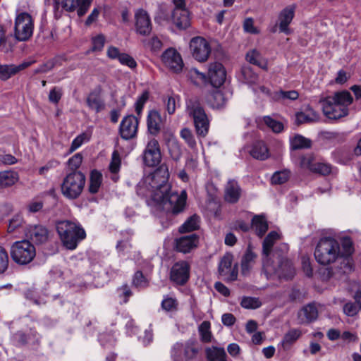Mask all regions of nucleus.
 I'll return each instance as SVG.
<instances>
[{
	"label": "nucleus",
	"instance_id": "09e8293b",
	"mask_svg": "<svg viewBox=\"0 0 361 361\" xmlns=\"http://www.w3.org/2000/svg\"><path fill=\"white\" fill-rule=\"evenodd\" d=\"M290 177V171L283 170L275 172L271 179L272 184H283L286 183Z\"/></svg>",
	"mask_w": 361,
	"mask_h": 361
},
{
	"label": "nucleus",
	"instance_id": "dca6fc26",
	"mask_svg": "<svg viewBox=\"0 0 361 361\" xmlns=\"http://www.w3.org/2000/svg\"><path fill=\"white\" fill-rule=\"evenodd\" d=\"M207 82L214 87H219L225 82L226 73L224 67L221 63L214 62L209 65L207 73Z\"/></svg>",
	"mask_w": 361,
	"mask_h": 361
},
{
	"label": "nucleus",
	"instance_id": "5701e85b",
	"mask_svg": "<svg viewBox=\"0 0 361 361\" xmlns=\"http://www.w3.org/2000/svg\"><path fill=\"white\" fill-rule=\"evenodd\" d=\"M198 244V237L195 234L182 236L176 240V249L178 251L188 253L195 248Z\"/></svg>",
	"mask_w": 361,
	"mask_h": 361
},
{
	"label": "nucleus",
	"instance_id": "ea45409f",
	"mask_svg": "<svg viewBox=\"0 0 361 361\" xmlns=\"http://www.w3.org/2000/svg\"><path fill=\"white\" fill-rule=\"evenodd\" d=\"M188 78L195 85H200L207 82V75L200 72L197 68H192L188 73Z\"/></svg>",
	"mask_w": 361,
	"mask_h": 361
},
{
	"label": "nucleus",
	"instance_id": "412c9836",
	"mask_svg": "<svg viewBox=\"0 0 361 361\" xmlns=\"http://www.w3.org/2000/svg\"><path fill=\"white\" fill-rule=\"evenodd\" d=\"M295 8L296 6L295 4L288 5L279 13L277 25H279L281 32L286 35L290 33L289 25L294 18Z\"/></svg>",
	"mask_w": 361,
	"mask_h": 361
},
{
	"label": "nucleus",
	"instance_id": "58836bf2",
	"mask_svg": "<svg viewBox=\"0 0 361 361\" xmlns=\"http://www.w3.org/2000/svg\"><path fill=\"white\" fill-rule=\"evenodd\" d=\"M88 106L96 112H99L104 109V103L100 97L95 93H91L87 98Z\"/></svg>",
	"mask_w": 361,
	"mask_h": 361
},
{
	"label": "nucleus",
	"instance_id": "8fccbe9b",
	"mask_svg": "<svg viewBox=\"0 0 361 361\" xmlns=\"http://www.w3.org/2000/svg\"><path fill=\"white\" fill-rule=\"evenodd\" d=\"M361 309V305L358 302H347L343 307V312L348 317L356 315Z\"/></svg>",
	"mask_w": 361,
	"mask_h": 361
},
{
	"label": "nucleus",
	"instance_id": "13d9d810",
	"mask_svg": "<svg viewBox=\"0 0 361 361\" xmlns=\"http://www.w3.org/2000/svg\"><path fill=\"white\" fill-rule=\"evenodd\" d=\"M162 139L166 145L177 140L175 137L174 131L168 127L161 128Z\"/></svg>",
	"mask_w": 361,
	"mask_h": 361
},
{
	"label": "nucleus",
	"instance_id": "a878e982",
	"mask_svg": "<svg viewBox=\"0 0 361 361\" xmlns=\"http://www.w3.org/2000/svg\"><path fill=\"white\" fill-rule=\"evenodd\" d=\"M318 316V311L314 305L310 304L304 307L298 312V319L300 324H307L315 320Z\"/></svg>",
	"mask_w": 361,
	"mask_h": 361
},
{
	"label": "nucleus",
	"instance_id": "a19ab883",
	"mask_svg": "<svg viewBox=\"0 0 361 361\" xmlns=\"http://www.w3.org/2000/svg\"><path fill=\"white\" fill-rule=\"evenodd\" d=\"M226 102L224 93L220 90L214 91L209 99V102L213 108L219 109L223 107Z\"/></svg>",
	"mask_w": 361,
	"mask_h": 361
},
{
	"label": "nucleus",
	"instance_id": "3c124183",
	"mask_svg": "<svg viewBox=\"0 0 361 361\" xmlns=\"http://www.w3.org/2000/svg\"><path fill=\"white\" fill-rule=\"evenodd\" d=\"M121 157L118 151L113 152L111 161L109 164V170L112 173H116L119 171L121 167Z\"/></svg>",
	"mask_w": 361,
	"mask_h": 361
},
{
	"label": "nucleus",
	"instance_id": "cd10ccee",
	"mask_svg": "<svg viewBox=\"0 0 361 361\" xmlns=\"http://www.w3.org/2000/svg\"><path fill=\"white\" fill-rule=\"evenodd\" d=\"M172 21L180 29H186L190 25L188 10H177L172 13Z\"/></svg>",
	"mask_w": 361,
	"mask_h": 361
},
{
	"label": "nucleus",
	"instance_id": "6e6552de",
	"mask_svg": "<svg viewBox=\"0 0 361 361\" xmlns=\"http://www.w3.org/2000/svg\"><path fill=\"white\" fill-rule=\"evenodd\" d=\"M187 111L192 117L197 133L205 135L209 129V120L204 110L197 101L190 100L187 103Z\"/></svg>",
	"mask_w": 361,
	"mask_h": 361
},
{
	"label": "nucleus",
	"instance_id": "2f4dec72",
	"mask_svg": "<svg viewBox=\"0 0 361 361\" xmlns=\"http://www.w3.org/2000/svg\"><path fill=\"white\" fill-rule=\"evenodd\" d=\"M19 176L13 171H4L0 172V188L11 187L18 182Z\"/></svg>",
	"mask_w": 361,
	"mask_h": 361
},
{
	"label": "nucleus",
	"instance_id": "7c9ffc66",
	"mask_svg": "<svg viewBox=\"0 0 361 361\" xmlns=\"http://www.w3.org/2000/svg\"><path fill=\"white\" fill-rule=\"evenodd\" d=\"M208 361H227L226 353L224 348L212 346L205 350Z\"/></svg>",
	"mask_w": 361,
	"mask_h": 361
},
{
	"label": "nucleus",
	"instance_id": "4d7b16f0",
	"mask_svg": "<svg viewBox=\"0 0 361 361\" xmlns=\"http://www.w3.org/2000/svg\"><path fill=\"white\" fill-rule=\"evenodd\" d=\"M342 247L341 257H349L354 252L353 241L350 238H344L343 239Z\"/></svg>",
	"mask_w": 361,
	"mask_h": 361
},
{
	"label": "nucleus",
	"instance_id": "393cba45",
	"mask_svg": "<svg viewBox=\"0 0 361 361\" xmlns=\"http://www.w3.org/2000/svg\"><path fill=\"white\" fill-rule=\"evenodd\" d=\"M27 236L36 244H42L47 240L48 231L42 226H35L30 228Z\"/></svg>",
	"mask_w": 361,
	"mask_h": 361
},
{
	"label": "nucleus",
	"instance_id": "1a4fd4ad",
	"mask_svg": "<svg viewBox=\"0 0 361 361\" xmlns=\"http://www.w3.org/2000/svg\"><path fill=\"white\" fill-rule=\"evenodd\" d=\"M280 235L276 231L270 232L265 238L262 245V269L267 271H273L275 268L271 259L276 258L279 255L277 250L272 251L271 248L275 242L279 239Z\"/></svg>",
	"mask_w": 361,
	"mask_h": 361
},
{
	"label": "nucleus",
	"instance_id": "052dcab7",
	"mask_svg": "<svg viewBox=\"0 0 361 361\" xmlns=\"http://www.w3.org/2000/svg\"><path fill=\"white\" fill-rule=\"evenodd\" d=\"M8 255L6 250L0 246V274L5 272L8 267Z\"/></svg>",
	"mask_w": 361,
	"mask_h": 361
},
{
	"label": "nucleus",
	"instance_id": "6e6d98bb",
	"mask_svg": "<svg viewBox=\"0 0 361 361\" xmlns=\"http://www.w3.org/2000/svg\"><path fill=\"white\" fill-rule=\"evenodd\" d=\"M264 121L274 133H280L283 129V126L281 122L274 120L269 116H264Z\"/></svg>",
	"mask_w": 361,
	"mask_h": 361
},
{
	"label": "nucleus",
	"instance_id": "c9c22d12",
	"mask_svg": "<svg viewBox=\"0 0 361 361\" xmlns=\"http://www.w3.org/2000/svg\"><path fill=\"white\" fill-rule=\"evenodd\" d=\"M301 331L296 329L288 331L281 341V345L283 349H289L290 347L300 338Z\"/></svg>",
	"mask_w": 361,
	"mask_h": 361
},
{
	"label": "nucleus",
	"instance_id": "f704fd0d",
	"mask_svg": "<svg viewBox=\"0 0 361 361\" xmlns=\"http://www.w3.org/2000/svg\"><path fill=\"white\" fill-rule=\"evenodd\" d=\"M247 61L260 67L262 69L267 68V63L266 60L261 56V54L257 49H252L246 54Z\"/></svg>",
	"mask_w": 361,
	"mask_h": 361
},
{
	"label": "nucleus",
	"instance_id": "338daca9",
	"mask_svg": "<svg viewBox=\"0 0 361 361\" xmlns=\"http://www.w3.org/2000/svg\"><path fill=\"white\" fill-rule=\"evenodd\" d=\"M62 96V90L59 87H54L49 92V100L50 102L54 104H57Z\"/></svg>",
	"mask_w": 361,
	"mask_h": 361
},
{
	"label": "nucleus",
	"instance_id": "ddd939ff",
	"mask_svg": "<svg viewBox=\"0 0 361 361\" xmlns=\"http://www.w3.org/2000/svg\"><path fill=\"white\" fill-rule=\"evenodd\" d=\"M190 49L192 57L199 62L206 61L211 53L209 43L202 37L192 38L190 42Z\"/></svg>",
	"mask_w": 361,
	"mask_h": 361
},
{
	"label": "nucleus",
	"instance_id": "7ed1b4c3",
	"mask_svg": "<svg viewBox=\"0 0 361 361\" xmlns=\"http://www.w3.org/2000/svg\"><path fill=\"white\" fill-rule=\"evenodd\" d=\"M56 229L63 245L69 250H75L78 243L86 237L84 229L73 221H59L56 225Z\"/></svg>",
	"mask_w": 361,
	"mask_h": 361
},
{
	"label": "nucleus",
	"instance_id": "9b49d317",
	"mask_svg": "<svg viewBox=\"0 0 361 361\" xmlns=\"http://www.w3.org/2000/svg\"><path fill=\"white\" fill-rule=\"evenodd\" d=\"M34 23L27 13H19L15 20V37L19 41L27 40L33 33Z\"/></svg>",
	"mask_w": 361,
	"mask_h": 361
},
{
	"label": "nucleus",
	"instance_id": "4c0bfd02",
	"mask_svg": "<svg viewBox=\"0 0 361 361\" xmlns=\"http://www.w3.org/2000/svg\"><path fill=\"white\" fill-rule=\"evenodd\" d=\"M198 333L202 342H211L213 338L211 331V323L208 321H204L202 322L198 327Z\"/></svg>",
	"mask_w": 361,
	"mask_h": 361
},
{
	"label": "nucleus",
	"instance_id": "4be33fe9",
	"mask_svg": "<svg viewBox=\"0 0 361 361\" xmlns=\"http://www.w3.org/2000/svg\"><path fill=\"white\" fill-rule=\"evenodd\" d=\"M166 123V116H161L157 110L149 111L147 119V124L149 132L154 135H157L164 128Z\"/></svg>",
	"mask_w": 361,
	"mask_h": 361
},
{
	"label": "nucleus",
	"instance_id": "c03bdc74",
	"mask_svg": "<svg viewBox=\"0 0 361 361\" xmlns=\"http://www.w3.org/2000/svg\"><path fill=\"white\" fill-rule=\"evenodd\" d=\"M102 183V174L97 171H92L90 175L89 190L94 194L98 192Z\"/></svg>",
	"mask_w": 361,
	"mask_h": 361
},
{
	"label": "nucleus",
	"instance_id": "de8ad7c7",
	"mask_svg": "<svg viewBox=\"0 0 361 361\" xmlns=\"http://www.w3.org/2000/svg\"><path fill=\"white\" fill-rule=\"evenodd\" d=\"M166 145L168 147L171 157L175 161L179 160L182 156V151L178 140L169 143Z\"/></svg>",
	"mask_w": 361,
	"mask_h": 361
},
{
	"label": "nucleus",
	"instance_id": "5fc2aeb1",
	"mask_svg": "<svg viewBox=\"0 0 361 361\" xmlns=\"http://www.w3.org/2000/svg\"><path fill=\"white\" fill-rule=\"evenodd\" d=\"M180 135L190 148L193 149L196 147V141L190 130L183 128L181 130Z\"/></svg>",
	"mask_w": 361,
	"mask_h": 361
},
{
	"label": "nucleus",
	"instance_id": "69168bd1",
	"mask_svg": "<svg viewBox=\"0 0 361 361\" xmlns=\"http://www.w3.org/2000/svg\"><path fill=\"white\" fill-rule=\"evenodd\" d=\"M145 46L149 48L153 51H159L161 47L162 43L157 37H152L148 42H144Z\"/></svg>",
	"mask_w": 361,
	"mask_h": 361
},
{
	"label": "nucleus",
	"instance_id": "f03ea898",
	"mask_svg": "<svg viewBox=\"0 0 361 361\" xmlns=\"http://www.w3.org/2000/svg\"><path fill=\"white\" fill-rule=\"evenodd\" d=\"M349 92H336L320 101L324 114L329 119H338L348 114V106L353 102Z\"/></svg>",
	"mask_w": 361,
	"mask_h": 361
},
{
	"label": "nucleus",
	"instance_id": "473e14b6",
	"mask_svg": "<svg viewBox=\"0 0 361 361\" xmlns=\"http://www.w3.org/2000/svg\"><path fill=\"white\" fill-rule=\"evenodd\" d=\"M256 258L257 255L250 249H247L241 261L243 274L246 275L250 272L255 263Z\"/></svg>",
	"mask_w": 361,
	"mask_h": 361
},
{
	"label": "nucleus",
	"instance_id": "20e7f679",
	"mask_svg": "<svg viewBox=\"0 0 361 361\" xmlns=\"http://www.w3.org/2000/svg\"><path fill=\"white\" fill-rule=\"evenodd\" d=\"M314 257L317 262L323 265L334 263L341 257L339 243L330 237L320 239L314 250Z\"/></svg>",
	"mask_w": 361,
	"mask_h": 361
},
{
	"label": "nucleus",
	"instance_id": "0e129e2a",
	"mask_svg": "<svg viewBox=\"0 0 361 361\" xmlns=\"http://www.w3.org/2000/svg\"><path fill=\"white\" fill-rule=\"evenodd\" d=\"M118 60L121 64L126 65L130 68H135L137 66V63L134 59L125 53H121Z\"/></svg>",
	"mask_w": 361,
	"mask_h": 361
},
{
	"label": "nucleus",
	"instance_id": "f8f14e48",
	"mask_svg": "<svg viewBox=\"0 0 361 361\" xmlns=\"http://www.w3.org/2000/svg\"><path fill=\"white\" fill-rule=\"evenodd\" d=\"M92 1V0H54V9L56 12H71L77 9L78 15L82 16L89 9Z\"/></svg>",
	"mask_w": 361,
	"mask_h": 361
},
{
	"label": "nucleus",
	"instance_id": "c85d7f7f",
	"mask_svg": "<svg viewBox=\"0 0 361 361\" xmlns=\"http://www.w3.org/2000/svg\"><path fill=\"white\" fill-rule=\"evenodd\" d=\"M240 195V189L237 182L230 180L228 182L225 190V199L231 203L236 202Z\"/></svg>",
	"mask_w": 361,
	"mask_h": 361
},
{
	"label": "nucleus",
	"instance_id": "f3484780",
	"mask_svg": "<svg viewBox=\"0 0 361 361\" xmlns=\"http://www.w3.org/2000/svg\"><path fill=\"white\" fill-rule=\"evenodd\" d=\"M233 255L226 254L221 259L219 265V272L221 276L227 281L236 280L238 276V269L236 267L232 268Z\"/></svg>",
	"mask_w": 361,
	"mask_h": 361
},
{
	"label": "nucleus",
	"instance_id": "79ce46f5",
	"mask_svg": "<svg viewBox=\"0 0 361 361\" xmlns=\"http://www.w3.org/2000/svg\"><path fill=\"white\" fill-rule=\"evenodd\" d=\"M200 217L197 215L190 216L180 228V233L191 232L199 228Z\"/></svg>",
	"mask_w": 361,
	"mask_h": 361
},
{
	"label": "nucleus",
	"instance_id": "f257e3e1",
	"mask_svg": "<svg viewBox=\"0 0 361 361\" xmlns=\"http://www.w3.org/2000/svg\"><path fill=\"white\" fill-rule=\"evenodd\" d=\"M169 173L166 164H161L154 172L143 177L137 185V193L150 197L159 208L166 212L178 214L185 206L187 193L171 191L168 183Z\"/></svg>",
	"mask_w": 361,
	"mask_h": 361
},
{
	"label": "nucleus",
	"instance_id": "a18cd8bd",
	"mask_svg": "<svg viewBox=\"0 0 361 361\" xmlns=\"http://www.w3.org/2000/svg\"><path fill=\"white\" fill-rule=\"evenodd\" d=\"M312 172L322 176H327L334 173V169L327 163L317 161L314 167L312 169Z\"/></svg>",
	"mask_w": 361,
	"mask_h": 361
},
{
	"label": "nucleus",
	"instance_id": "603ef678",
	"mask_svg": "<svg viewBox=\"0 0 361 361\" xmlns=\"http://www.w3.org/2000/svg\"><path fill=\"white\" fill-rule=\"evenodd\" d=\"M177 305V300L174 298L169 295L164 296L161 302L162 309L167 312L176 310Z\"/></svg>",
	"mask_w": 361,
	"mask_h": 361
},
{
	"label": "nucleus",
	"instance_id": "423d86ee",
	"mask_svg": "<svg viewBox=\"0 0 361 361\" xmlns=\"http://www.w3.org/2000/svg\"><path fill=\"white\" fill-rule=\"evenodd\" d=\"M85 184V176L80 171L68 174L61 185L62 194L68 199H76L81 194Z\"/></svg>",
	"mask_w": 361,
	"mask_h": 361
},
{
	"label": "nucleus",
	"instance_id": "c756f323",
	"mask_svg": "<svg viewBox=\"0 0 361 361\" xmlns=\"http://www.w3.org/2000/svg\"><path fill=\"white\" fill-rule=\"evenodd\" d=\"M250 155L255 159L265 160L269 157V149L262 141L255 142L250 151Z\"/></svg>",
	"mask_w": 361,
	"mask_h": 361
},
{
	"label": "nucleus",
	"instance_id": "39448f33",
	"mask_svg": "<svg viewBox=\"0 0 361 361\" xmlns=\"http://www.w3.org/2000/svg\"><path fill=\"white\" fill-rule=\"evenodd\" d=\"M10 254L15 263L18 265H27L35 259L36 249L29 240H23L13 243Z\"/></svg>",
	"mask_w": 361,
	"mask_h": 361
},
{
	"label": "nucleus",
	"instance_id": "bb28decb",
	"mask_svg": "<svg viewBox=\"0 0 361 361\" xmlns=\"http://www.w3.org/2000/svg\"><path fill=\"white\" fill-rule=\"evenodd\" d=\"M319 120V114L310 107L307 108L305 111L298 112L295 114V121L298 125L315 123Z\"/></svg>",
	"mask_w": 361,
	"mask_h": 361
},
{
	"label": "nucleus",
	"instance_id": "0eeeda50",
	"mask_svg": "<svg viewBox=\"0 0 361 361\" xmlns=\"http://www.w3.org/2000/svg\"><path fill=\"white\" fill-rule=\"evenodd\" d=\"M281 255H279L276 258L271 259L272 264L275 269L273 271H267L263 270L267 276L276 274L278 277L285 279H292L295 274V270L293 263L283 257V254L288 250V246L286 244H283L281 246Z\"/></svg>",
	"mask_w": 361,
	"mask_h": 361
},
{
	"label": "nucleus",
	"instance_id": "e2e57ef3",
	"mask_svg": "<svg viewBox=\"0 0 361 361\" xmlns=\"http://www.w3.org/2000/svg\"><path fill=\"white\" fill-rule=\"evenodd\" d=\"M149 99V92L147 91H145L142 94L137 98L135 102V111L137 115H140L143 106L146 102Z\"/></svg>",
	"mask_w": 361,
	"mask_h": 361
},
{
	"label": "nucleus",
	"instance_id": "4468645a",
	"mask_svg": "<svg viewBox=\"0 0 361 361\" xmlns=\"http://www.w3.org/2000/svg\"><path fill=\"white\" fill-rule=\"evenodd\" d=\"M142 160L145 165L154 167L159 164L161 161V154L159 142L153 138L148 141L142 154Z\"/></svg>",
	"mask_w": 361,
	"mask_h": 361
},
{
	"label": "nucleus",
	"instance_id": "6ab92c4d",
	"mask_svg": "<svg viewBox=\"0 0 361 361\" xmlns=\"http://www.w3.org/2000/svg\"><path fill=\"white\" fill-rule=\"evenodd\" d=\"M134 18L136 32L142 35H149L152 30V23L147 12L142 8L137 9Z\"/></svg>",
	"mask_w": 361,
	"mask_h": 361
},
{
	"label": "nucleus",
	"instance_id": "774afa93",
	"mask_svg": "<svg viewBox=\"0 0 361 361\" xmlns=\"http://www.w3.org/2000/svg\"><path fill=\"white\" fill-rule=\"evenodd\" d=\"M133 283L135 286L141 288L146 286L147 285V281L141 271H137L134 275Z\"/></svg>",
	"mask_w": 361,
	"mask_h": 361
},
{
	"label": "nucleus",
	"instance_id": "aec40b11",
	"mask_svg": "<svg viewBox=\"0 0 361 361\" xmlns=\"http://www.w3.org/2000/svg\"><path fill=\"white\" fill-rule=\"evenodd\" d=\"M137 127L138 119L137 117L133 115L126 116L120 125L121 137L124 140L133 138L137 134Z\"/></svg>",
	"mask_w": 361,
	"mask_h": 361
},
{
	"label": "nucleus",
	"instance_id": "a211bd4d",
	"mask_svg": "<svg viewBox=\"0 0 361 361\" xmlns=\"http://www.w3.org/2000/svg\"><path fill=\"white\" fill-rule=\"evenodd\" d=\"M190 266L185 261L175 263L171 267L170 279L177 284H184L189 279Z\"/></svg>",
	"mask_w": 361,
	"mask_h": 361
},
{
	"label": "nucleus",
	"instance_id": "b1692460",
	"mask_svg": "<svg viewBox=\"0 0 361 361\" xmlns=\"http://www.w3.org/2000/svg\"><path fill=\"white\" fill-rule=\"evenodd\" d=\"M31 63L29 62H23L19 65H1L0 64V79L6 80L12 75L27 68Z\"/></svg>",
	"mask_w": 361,
	"mask_h": 361
},
{
	"label": "nucleus",
	"instance_id": "72a5a7b5",
	"mask_svg": "<svg viewBox=\"0 0 361 361\" xmlns=\"http://www.w3.org/2000/svg\"><path fill=\"white\" fill-rule=\"evenodd\" d=\"M290 148L293 150L310 148L312 141L301 135L296 134L290 138Z\"/></svg>",
	"mask_w": 361,
	"mask_h": 361
},
{
	"label": "nucleus",
	"instance_id": "bf43d9fd",
	"mask_svg": "<svg viewBox=\"0 0 361 361\" xmlns=\"http://www.w3.org/2000/svg\"><path fill=\"white\" fill-rule=\"evenodd\" d=\"M105 40V37L102 34L93 37L92 38V50L94 51H101L104 46Z\"/></svg>",
	"mask_w": 361,
	"mask_h": 361
},
{
	"label": "nucleus",
	"instance_id": "9d476101",
	"mask_svg": "<svg viewBox=\"0 0 361 361\" xmlns=\"http://www.w3.org/2000/svg\"><path fill=\"white\" fill-rule=\"evenodd\" d=\"M198 353V348L192 341L185 343H176L171 350L173 361H189L194 359Z\"/></svg>",
	"mask_w": 361,
	"mask_h": 361
},
{
	"label": "nucleus",
	"instance_id": "864d4df0",
	"mask_svg": "<svg viewBox=\"0 0 361 361\" xmlns=\"http://www.w3.org/2000/svg\"><path fill=\"white\" fill-rule=\"evenodd\" d=\"M317 161L312 154H307L301 157L300 166L303 169H308L312 172V169L314 167Z\"/></svg>",
	"mask_w": 361,
	"mask_h": 361
},
{
	"label": "nucleus",
	"instance_id": "37998d69",
	"mask_svg": "<svg viewBox=\"0 0 361 361\" xmlns=\"http://www.w3.org/2000/svg\"><path fill=\"white\" fill-rule=\"evenodd\" d=\"M91 138V133L90 132H84L80 135H78L72 142L70 152H73L75 151L77 149L80 147L82 145L89 142Z\"/></svg>",
	"mask_w": 361,
	"mask_h": 361
},
{
	"label": "nucleus",
	"instance_id": "2eb2a0df",
	"mask_svg": "<svg viewBox=\"0 0 361 361\" xmlns=\"http://www.w3.org/2000/svg\"><path fill=\"white\" fill-rule=\"evenodd\" d=\"M164 65L174 73H179L183 67V61L180 54L173 48L166 49L161 56Z\"/></svg>",
	"mask_w": 361,
	"mask_h": 361
},
{
	"label": "nucleus",
	"instance_id": "680f3d73",
	"mask_svg": "<svg viewBox=\"0 0 361 361\" xmlns=\"http://www.w3.org/2000/svg\"><path fill=\"white\" fill-rule=\"evenodd\" d=\"M276 97L278 99H281L283 100L289 99L291 101L296 100L299 94L297 91L291 90V91H283L281 90L276 93Z\"/></svg>",
	"mask_w": 361,
	"mask_h": 361
},
{
	"label": "nucleus",
	"instance_id": "49530a36",
	"mask_svg": "<svg viewBox=\"0 0 361 361\" xmlns=\"http://www.w3.org/2000/svg\"><path fill=\"white\" fill-rule=\"evenodd\" d=\"M240 305L245 309H257L261 307L262 302L258 298L243 297L241 300Z\"/></svg>",
	"mask_w": 361,
	"mask_h": 361
},
{
	"label": "nucleus",
	"instance_id": "e433bc0d",
	"mask_svg": "<svg viewBox=\"0 0 361 361\" xmlns=\"http://www.w3.org/2000/svg\"><path fill=\"white\" fill-rule=\"evenodd\" d=\"M252 227L259 236H262L268 229V224L263 216H255L252 219Z\"/></svg>",
	"mask_w": 361,
	"mask_h": 361
}]
</instances>
